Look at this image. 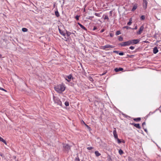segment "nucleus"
<instances>
[{
    "instance_id": "1",
    "label": "nucleus",
    "mask_w": 161,
    "mask_h": 161,
    "mask_svg": "<svg viewBox=\"0 0 161 161\" xmlns=\"http://www.w3.org/2000/svg\"><path fill=\"white\" fill-rule=\"evenodd\" d=\"M55 90L58 93H61L65 89V87L63 84H60L54 87Z\"/></svg>"
},
{
    "instance_id": "2",
    "label": "nucleus",
    "mask_w": 161,
    "mask_h": 161,
    "mask_svg": "<svg viewBox=\"0 0 161 161\" xmlns=\"http://www.w3.org/2000/svg\"><path fill=\"white\" fill-rule=\"evenodd\" d=\"M53 99L54 103L58 105L61 106L62 105L61 102L60 100L59 99L54 96H53Z\"/></svg>"
},
{
    "instance_id": "3",
    "label": "nucleus",
    "mask_w": 161,
    "mask_h": 161,
    "mask_svg": "<svg viewBox=\"0 0 161 161\" xmlns=\"http://www.w3.org/2000/svg\"><path fill=\"white\" fill-rule=\"evenodd\" d=\"M114 47V46L109 45H107L104 46H102L101 48L102 49L105 50H108L107 49L112 48Z\"/></svg>"
},
{
    "instance_id": "4",
    "label": "nucleus",
    "mask_w": 161,
    "mask_h": 161,
    "mask_svg": "<svg viewBox=\"0 0 161 161\" xmlns=\"http://www.w3.org/2000/svg\"><path fill=\"white\" fill-rule=\"evenodd\" d=\"M130 45L131 44H137L140 41L139 39L131 40L129 41Z\"/></svg>"
},
{
    "instance_id": "5",
    "label": "nucleus",
    "mask_w": 161,
    "mask_h": 161,
    "mask_svg": "<svg viewBox=\"0 0 161 161\" xmlns=\"http://www.w3.org/2000/svg\"><path fill=\"white\" fill-rule=\"evenodd\" d=\"M63 147L65 151L68 152L70 149L71 147L68 144H63Z\"/></svg>"
},
{
    "instance_id": "6",
    "label": "nucleus",
    "mask_w": 161,
    "mask_h": 161,
    "mask_svg": "<svg viewBox=\"0 0 161 161\" xmlns=\"http://www.w3.org/2000/svg\"><path fill=\"white\" fill-rule=\"evenodd\" d=\"M119 45H120L122 47L129 46L130 45L129 41H128L127 42H122V43L119 44Z\"/></svg>"
},
{
    "instance_id": "7",
    "label": "nucleus",
    "mask_w": 161,
    "mask_h": 161,
    "mask_svg": "<svg viewBox=\"0 0 161 161\" xmlns=\"http://www.w3.org/2000/svg\"><path fill=\"white\" fill-rule=\"evenodd\" d=\"M114 130L113 131V134L114 136V137L115 139H116L118 138V135L117 133V132L116 131V129L115 128H114Z\"/></svg>"
},
{
    "instance_id": "8",
    "label": "nucleus",
    "mask_w": 161,
    "mask_h": 161,
    "mask_svg": "<svg viewBox=\"0 0 161 161\" xmlns=\"http://www.w3.org/2000/svg\"><path fill=\"white\" fill-rule=\"evenodd\" d=\"M72 75H70L66 77L65 80H67L68 82H69L70 81V79L72 78Z\"/></svg>"
},
{
    "instance_id": "9",
    "label": "nucleus",
    "mask_w": 161,
    "mask_h": 161,
    "mask_svg": "<svg viewBox=\"0 0 161 161\" xmlns=\"http://www.w3.org/2000/svg\"><path fill=\"white\" fill-rule=\"evenodd\" d=\"M147 1L146 0H143V7L144 9H146L147 8Z\"/></svg>"
},
{
    "instance_id": "10",
    "label": "nucleus",
    "mask_w": 161,
    "mask_h": 161,
    "mask_svg": "<svg viewBox=\"0 0 161 161\" xmlns=\"http://www.w3.org/2000/svg\"><path fill=\"white\" fill-rule=\"evenodd\" d=\"M143 29H144L143 26H141L139 31L137 32V34H140L142 33V32L143 31Z\"/></svg>"
},
{
    "instance_id": "11",
    "label": "nucleus",
    "mask_w": 161,
    "mask_h": 161,
    "mask_svg": "<svg viewBox=\"0 0 161 161\" xmlns=\"http://www.w3.org/2000/svg\"><path fill=\"white\" fill-rule=\"evenodd\" d=\"M158 51L157 47H154L153 49V52L154 54L157 53Z\"/></svg>"
},
{
    "instance_id": "12",
    "label": "nucleus",
    "mask_w": 161,
    "mask_h": 161,
    "mask_svg": "<svg viewBox=\"0 0 161 161\" xmlns=\"http://www.w3.org/2000/svg\"><path fill=\"white\" fill-rule=\"evenodd\" d=\"M132 125H134V126H135L137 128L140 129L141 128V127L139 124L133 123Z\"/></svg>"
},
{
    "instance_id": "13",
    "label": "nucleus",
    "mask_w": 161,
    "mask_h": 161,
    "mask_svg": "<svg viewBox=\"0 0 161 161\" xmlns=\"http://www.w3.org/2000/svg\"><path fill=\"white\" fill-rule=\"evenodd\" d=\"M123 69L121 68H116L114 70L116 72H118L119 71H122L123 70Z\"/></svg>"
},
{
    "instance_id": "14",
    "label": "nucleus",
    "mask_w": 161,
    "mask_h": 161,
    "mask_svg": "<svg viewBox=\"0 0 161 161\" xmlns=\"http://www.w3.org/2000/svg\"><path fill=\"white\" fill-rule=\"evenodd\" d=\"M59 33L60 34L62 35L63 36H65V34L64 32L61 30L60 29H58Z\"/></svg>"
},
{
    "instance_id": "15",
    "label": "nucleus",
    "mask_w": 161,
    "mask_h": 161,
    "mask_svg": "<svg viewBox=\"0 0 161 161\" xmlns=\"http://www.w3.org/2000/svg\"><path fill=\"white\" fill-rule=\"evenodd\" d=\"M78 24L80 26V27L82 29L84 30H86V28L84 26H83L81 24H80V23H78Z\"/></svg>"
},
{
    "instance_id": "16",
    "label": "nucleus",
    "mask_w": 161,
    "mask_h": 161,
    "mask_svg": "<svg viewBox=\"0 0 161 161\" xmlns=\"http://www.w3.org/2000/svg\"><path fill=\"white\" fill-rule=\"evenodd\" d=\"M137 4H136L135 5H134L133 8L132 9V11H135L137 8Z\"/></svg>"
},
{
    "instance_id": "17",
    "label": "nucleus",
    "mask_w": 161,
    "mask_h": 161,
    "mask_svg": "<svg viewBox=\"0 0 161 161\" xmlns=\"http://www.w3.org/2000/svg\"><path fill=\"white\" fill-rule=\"evenodd\" d=\"M95 153L97 157L101 155V154L98 151H95Z\"/></svg>"
},
{
    "instance_id": "18",
    "label": "nucleus",
    "mask_w": 161,
    "mask_h": 161,
    "mask_svg": "<svg viewBox=\"0 0 161 161\" xmlns=\"http://www.w3.org/2000/svg\"><path fill=\"white\" fill-rule=\"evenodd\" d=\"M0 141L4 143L5 144H7L6 142L2 137L0 136Z\"/></svg>"
},
{
    "instance_id": "19",
    "label": "nucleus",
    "mask_w": 161,
    "mask_h": 161,
    "mask_svg": "<svg viewBox=\"0 0 161 161\" xmlns=\"http://www.w3.org/2000/svg\"><path fill=\"white\" fill-rule=\"evenodd\" d=\"M134 120L136 121H139L141 120V118H136L134 119Z\"/></svg>"
},
{
    "instance_id": "20",
    "label": "nucleus",
    "mask_w": 161,
    "mask_h": 161,
    "mask_svg": "<svg viewBox=\"0 0 161 161\" xmlns=\"http://www.w3.org/2000/svg\"><path fill=\"white\" fill-rule=\"evenodd\" d=\"M22 31L23 32H26L28 31V29L26 28H23L22 29Z\"/></svg>"
},
{
    "instance_id": "21",
    "label": "nucleus",
    "mask_w": 161,
    "mask_h": 161,
    "mask_svg": "<svg viewBox=\"0 0 161 161\" xmlns=\"http://www.w3.org/2000/svg\"><path fill=\"white\" fill-rule=\"evenodd\" d=\"M119 153L120 155H122L123 153V151L120 149L119 150Z\"/></svg>"
},
{
    "instance_id": "22",
    "label": "nucleus",
    "mask_w": 161,
    "mask_h": 161,
    "mask_svg": "<svg viewBox=\"0 0 161 161\" xmlns=\"http://www.w3.org/2000/svg\"><path fill=\"white\" fill-rule=\"evenodd\" d=\"M55 14L57 17H58L59 15V14L58 11L55 12Z\"/></svg>"
},
{
    "instance_id": "23",
    "label": "nucleus",
    "mask_w": 161,
    "mask_h": 161,
    "mask_svg": "<svg viewBox=\"0 0 161 161\" xmlns=\"http://www.w3.org/2000/svg\"><path fill=\"white\" fill-rule=\"evenodd\" d=\"M118 40L119 41H122L123 40V38L121 36H119V37L118 39Z\"/></svg>"
},
{
    "instance_id": "24",
    "label": "nucleus",
    "mask_w": 161,
    "mask_h": 161,
    "mask_svg": "<svg viewBox=\"0 0 161 161\" xmlns=\"http://www.w3.org/2000/svg\"><path fill=\"white\" fill-rule=\"evenodd\" d=\"M131 23H132V22H131V19H130L129 22L128 23L127 25H131Z\"/></svg>"
},
{
    "instance_id": "25",
    "label": "nucleus",
    "mask_w": 161,
    "mask_h": 161,
    "mask_svg": "<svg viewBox=\"0 0 161 161\" xmlns=\"http://www.w3.org/2000/svg\"><path fill=\"white\" fill-rule=\"evenodd\" d=\"M120 34H121V32H120V31H117L116 34V35H119Z\"/></svg>"
},
{
    "instance_id": "26",
    "label": "nucleus",
    "mask_w": 161,
    "mask_h": 161,
    "mask_svg": "<svg viewBox=\"0 0 161 161\" xmlns=\"http://www.w3.org/2000/svg\"><path fill=\"white\" fill-rule=\"evenodd\" d=\"M117 141L118 142V143H121V142L120 141V140L118 138L116 139Z\"/></svg>"
},
{
    "instance_id": "27",
    "label": "nucleus",
    "mask_w": 161,
    "mask_h": 161,
    "mask_svg": "<svg viewBox=\"0 0 161 161\" xmlns=\"http://www.w3.org/2000/svg\"><path fill=\"white\" fill-rule=\"evenodd\" d=\"M80 17V16H79V15H76L75 17V18L77 20H79V17Z\"/></svg>"
},
{
    "instance_id": "28",
    "label": "nucleus",
    "mask_w": 161,
    "mask_h": 161,
    "mask_svg": "<svg viewBox=\"0 0 161 161\" xmlns=\"http://www.w3.org/2000/svg\"><path fill=\"white\" fill-rule=\"evenodd\" d=\"M65 104L66 106H68L69 105V103L68 102H66L65 103Z\"/></svg>"
},
{
    "instance_id": "29",
    "label": "nucleus",
    "mask_w": 161,
    "mask_h": 161,
    "mask_svg": "<svg viewBox=\"0 0 161 161\" xmlns=\"http://www.w3.org/2000/svg\"><path fill=\"white\" fill-rule=\"evenodd\" d=\"M141 19L142 20H144L145 19V16L144 15H142L141 16Z\"/></svg>"
},
{
    "instance_id": "30",
    "label": "nucleus",
    "mask_w": 161,
    "mask_h": 161,
    "mask_svg": "<svg viewBox=\"0 0 161 161\" xmlns=\"http://www.w3.org/2000/svg\"><path fill=\"white\" fill-rule=\"evenodd\" d=\"M87 149L88 150H91L93 149V147H88L87 148Z\"/></svg>"
},
{
    "instance_id": "31",
    "label": "nucleus",
    "mask_w": 161,
    "mask_h": 161,
    "mask_svg": "<svg viewBox=\"0 0 161 161\" xmlns=\"http://www.w3.org/2000/svg\"><path fill=\"white\" fill-rule=\"evenodd\" d=\"M66 34L67 35V36H69L70 35L71 33L70 32H67L66 31Z\"/></svg>"
},
{
    "instance_id": "32",
    "label": "nucleus",
    "mask_w": 161,
    "mask_h": 161,
    "mask_svg": "<svg viewBox=\"0 0 161 161\" xmlns=\"http://www.w3.org/2000/svg\"><path fill=\"white\" fill-rule=\"evenodd\" d=\"M104 19H105L108 20L109 18H108V16H107V15H105V16Z\"/></svg>"
},
{
    "instance_id": "33",
    "label": "nucleus",
    "mask_w": 161,
    "mask_h": 161,
    "mask_svg": "<svg viewBox=\"0 0 161 161\" xmlns=\"http://www.w3.org/2000/svg\"><path fill=\"white\" fill-rule=\"evenodd\" d=\"M95 15L98 17H100V14L97 13H95Z\"/></svg>"
},
{
    "instance_id": "34",
    "label": "nucleus",
    "mask_w": 161,
    "mask_h": 161,
    "mask_svg": "<svg viewBox=\"0 0 161 161\" xmlns=\"http://www.w3.org/2000/svg\"><path fill=\"white\" fill-rule=\"evenodd\" d=\"M0 90H2L3 91H5V92H7V91L6 90H5L3 88L0 87Z\"/></svg>"
},
{
    "instance_id": "35",
    "label": "nucleus",
    "mask_w": 161,
    "mask_h": 161,
    "mask_svg": "<svg viewBox=\"0 0 161 161\" xmlns=\"http://www.w3.org/2000/svg\"><path fill=\"white\" fill-rule=\"evenodd\" d=\"M124 28H125L127 29H131V28L130 27H129L128 26H125L124 27Z\"/></svg>"
},
{
    "instance_id": "36",
    "label": "nucleus",
    "mask_w": 161,
    "mask_h": 161,
    "mask_svg": "<svg viewBox=\"0 0 161 161\" xmlns=\"http://www.w3.org/2000/svg\"><path fill=\"white\" fill-rule=\"evenodd\" d=\"M130 49H131V50H133L135 48V47L133 46H130L129 47Z\"/></svg>"
},
{
    "instance_id": "37",
    "label": "nucleus",
    "mask_w": 161,
    "mask_h": 161,
    "mask_svg": "<svg viewBox=\"0 0 161 161\" xmlns=\"http://www.w3.org/2000/svg\"><path fill=\"white\" fill-rule=\"evenodd\" d=\"M124 53L123 52H120V53H119V55H121V56H122V55H124Z\"/></svg>"
},
{
    "instance_id": "38",
    "label": "nucleus",
    "mask_w": 161,
    "mask_h": 161,
    "mask_svg": "<svg viewBox=\"0 0 161 161\" xmlns=\"http://www.w3.org/2000/svg\"><path fill=\"white\" fill-rule=\"evenodd\" d=\"M114 36V34L113 33H110V36L111 37H113Z\"/></svg>"
},
{
    "instance_id": "39",
    "label": "nucleus",
    "mask_w": 161,
    "mask_h": 161,
    "mask_svg": "<svg viewBox=\"0 0 161 161\" xmlns=\"http://www.w3.org/2000/svg\"><path fill=\"white\" fill-rule=\"evenodd\" d=\"M89 80L90 81H93V79L91 77L89 78Z\"/></svg>"
},
{
    "instance_id": "40",
    "label": "nucleus",
    "mask_w": 161,
    "mask_h": 161,
    "mask_svg": "<svg viewBox=\"0 0 161 161\" xmlns=\"http://www.w3.org/2000/svg\"><path fill=\"white\" fill-rule=\"evenodd\" d=\"M93 18V16H90V17H89L88 18H87V19H91V18Z\"/></svg>"
},
{
    "instance_id": "41",
    "label": "nucleus",
    "mask_w": 161,
    "mask_h": 161,
    "mask_svg": "<svg viewBox=\"0 0 161 161\" xmlns=\"http://www.w3.org/2000/svg\"><path fill=\"white\" fill-rule=\"evenodd\" d=\"M97 29V27H96L94 26L93 29V31H94Z\"/></svg>"
},
{
    "instance_id": "42",
    "label": "nucleus",
    "mask_w": 161,
    "mask_h": 161,
    "mask_svg": "<svg viewBox=\"0 0 161 161\" xmlns=\"http://www.w3.org/2000/svg\"><path fill=\"white\" fill-rule=\"evenodd\" d=\"M75 161H80V160L78 158H76L75 159Z\"/></svg>"
},
{
    "instance_id": "43",
    "label": "nucleus",
    "mask_w": 161,
    "mask_h": 161,
    "mask_svg": "<svg viewBox=\"0 0 161 161\" xmlns=\"http://www.w3.org/2000/svg\"><path fill=\"white\" fill-rule=\"evenodd\" d=\"M83 123L85 124L86 125V126H87V127L88 128H89V129L90 128V127H89L88 125H86L85 123H84V122H83Z\"/></svg>"
},
{
    "instance_id": "44",
    "label": "nucleus",
    "mask_w": 161,
    "mask_h": 161,
    "mask_svg": "<svg viewBox=\"0 0 161 161\" xmlns=\"http://www.w3.org/2000/svg\"><path fill=\"white\" fill-rule=\"evenodd\" d=\"M104 31V29H102L101 31V32L102 33V32H103Z\"/></svg>"
},
{
    "instance_id": "45",
    "label": "nucleus",
    "mask_w": 161,
    "mask_h": 161,
    "mask_svg": "<svg viewBox=\"0 0 161 161\" xmlns=\"http://www.w3.org/2000/svg\"><path fill=\"white\" fill-rule=\"evenodd\" d=\"M137 29V25H136L135 27V28L134 29H135V30H136Z\"/></svg>"
},
{
    "instance_id": "46",
    "label": "nucleus",
    "mask_w": 161,
    "mask_h": 161,
    "mask_svg": "<svg viewBox=\"0 0 161 161\" xmlns=\"http://www.w3.org/2000/svg\"><path fill=\"white\" fill-rule=\"evenodd\" d=\"M145 122H143V123H142V126H143L144 125H145Z\"/></svg>"
},
{
    "instance_id": "47",
    "label": "nucleus",
    "mask_w": 161,
    "mask_h": 161,
    "mask_svg": "<svg viewBox=\"0 0 161 161\" xmlns=\"http://www.w3.org/2000/svg\"><path fill=\"white\" fill-rule=\"evenodd\" d=\"M114 52L116 53H118V51H114Z\"/></svg>"
},
{
    "instance_id": "48",
    "label": "nucleus",
    "mask_w": 161,
    "mask_h": 161,
    "mask_svg": "<svg viewBox=\"0 0 161 161\" xmlns=\"http://www.w3.org/2000/svg\"><path fill=\"white\" fill-rule=\"evenodd\" d=\"M112 11H110V14H112Z\"/></svg>"
},
{
    "instance_id": "49",
    "label": "nucleus",
    "mask_w": 161,
    "mask_h": 161,
    "mask_svg": "<svg viewBox=\"0 0 161 161\" xmlns=\"http://www.w3.org/2000/svg\"><path fill=\"white\" fill-rule=\"evenodd\" d=\"M146 132L147 131V130L146 129L144 130Z\"/></svg>"
},
{
    "instance_id": "50",
    "label": "nucleus",
    "mask_w": 161,
    "mask_h": 161,
    "mask_svg": "<svg viewBox=\"0 0 161 161\" xmlns=\"http://www.w3.org/2000/svg\"><path fill=\"white\" fill-rule=\"evenodd\" d=\"M122 142L123 143H124L125 142V141H122Z\"/></svg>"
},
{
    "instance_id": "51",
    "label": "nucleus",
    "mask_w": 161,
    "mask_h": 161,
    "mask_svg": "<svg viewBox=\"0 0 161 161\" xmlns=\"http://www.w3.org/2000/svg\"><path fill=\"white\" fill-rule=\"evenodd\" d=\"M85 9H84V11H85Z\"/></svg>"
},
{
    "instance_id": "52",
    "label": "nucleus",
    "mask_w": 161,
    "mask_h": 161,
    "mask_svg": "<svg viewBox=\"0 0 161 161\" xmlns=\"http://www.w3.org/2000/svg\"><path fill=\"white\" fill-rule=\"evenodd\" d=\"M1 156H2V155L1 154Z\"/></svg>"
},
{
    "instance_id": "53",
    "label": "nucleus",
    "mask_w": 161,
    "mask_h": 161,
    "mask_svg": "<svg viewBox=\"0 0 161 161\" xmlns=\"http://www.w3.org/2000/svg\"><path fill=\"white\" fill-rule=\"evenodd\" d=\"M104 74H102V75H103Z\"/></svg>"
}]
</instances>
